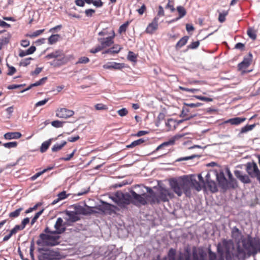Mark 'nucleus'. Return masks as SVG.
Returning a JSON list of instances; mask_svg holds the SVG:
<instances>
[{
	"instance_id": "obj_30",
	"label": "nucleus",
	"mask_w": 260,
	"mask_h": 260,
	"mask_svg": "<svg viewBox=\"0 0 260 260\" xmlns=\"http://www.w3.org/2000/svg\"><path fill=\"white\" fill-rule=\"evenodd\" d=\"M47 80V77H43L35 83L30 84L27 88L21 91L22 92L28 90L32 87L38 86L44 84Z\"/></svg>"
},
{
	"instance_id": "obj_62",
	"label": "nucleus",
	"mask_w": 260,
	"mask_h": 260,
	"mask_svg": "<svg viewBox=\"0 0 260 260\" xmlns=\"http://www.w3.org/2000/svg\"><path fill=\"white\" fill-rule=\"evenodd\" d=\"M68 195L66 194V192L63 191L59 193L58 194L57 197L59 198V199L60 200H64L68 197Z\"/></svg>"
},
{
	"instance_id": "obj_48",
	"label": "nucleus",
	"mask_w": 260,
	"mask_h": 260,
	"mask_svg": "<svg viewBox=\"0 0 260 260\" xmlns=\"http://www.w3.org/2000/svg\"><path fill=\"white\" fill-rule=\"evenodd\" d=\"M44 211V209H42V210L40 211L39 212H37L35 216L33 217V218L31 219V225H32L37 221V220L38 219L39 216L43 213Z\"/></svg>"
},
{
	"instance_id": "obj_39",
	"label": "nucleus",
	"mask_w": 260,
	"mask_h": 260,
	"mask_svg": "<svg viewBox=\"0 0 260 260\" xmlns=\"http://www.w3.org/2000/svg\"><path fill=\"white\" fill-rule=\"evenodd\" d=\"M255 126V124L251 125H246L241 128L240 134L246 133L250 131H251Z\"/></svg>"
},
{
	"instance_id": "obj_19",
	"label": "nucleus",
	"mask_w": 260,
	"mask_h": 260,
	"mask_svg": "<svg viewBox=\"0 0 260 260\" xmlns=\"http://www.w3.org/2000/svg\"><path fill=\"white\" fill-rule=\"evenodd\" d=\"M11 36L6 30L0 31V50L9 43Z\"/></svg>"
},
{
	"instance_id": "obj_15",
	"label": "nucleus",
	"mask_w": 260,
	"mask_h": 260,
	"mask_svg": "<svg viewBox=\"0 0 260 260\" xmlns=\"http://www.w3.org/2000/svg\"><path fill=\"white\" fill-rule=\"evenodd\" d=\"M158 21L159 18L155 17L152 22L148 25L145 30V32L150 35L154 34L158 28Z\"/></svg>"
},
{
	"instance_id": "obj_31",
	"label": "nucleus",
	"mask_w": 260,
	"mask_h": 260,
	"mask_svg": "<svg viewBox=\"0 0 260 260\" xmlns=\"http://www.w3.org/2000/svg\"><path fill=\"white\" fill-rule=\"evenodd\" d=\"M247 34L252 40H255L257 37V30L253 27H249L247 29Z\"/></svg>"
},
{
	"instance_id": "obj_26",
	"label": "nucleus",
	"mask_w": 260,
	"mask_h": 260,
	"mask_svg": "<svg viewBox=\"0 0 260 260\" xmlns=\"http://www.w3.org/2000/svg\"><path fill=\"white\" fill-rule=\"evenodd\" d=\"M112 206L114 207V206L109 203H107L105 202H102V205H100L98 207L96 208L98 209L100 212L105 213L106 212H107L111 210Z\"/></svg>"
},
{
	"instance_id": "obj_46",
	"label": "nucleus",
	"mask_w": 260,
	"mask_h": 260,
	"mask_svg": "<svg viewBox=\"0 0 260 260\" xmlns=\"http://www.w3.org/2000/svg\"><path fill=\"white\" fill-rule=\"evenodd\" d=\"M89 61V59L87 57L83 56L79 58L76 64H86Z\"/></svg>"
},
{
	"instance_id": "obj_37",
	"label": "nucleus",
	"mask_w": 260,
	"mask_h": 260,
	"mask_svg": "<svg viewBox=\"0 0 260 260\" xmlns=\"http://www.w3.org/2000/svg\"><path fill=\"white\" fill-rule=\"evenodd\" d=\"M60 35L58 34L52 35L48 39L49 44L52 45L55 44L58 41Z\"/></svg>"
},
{
	"instance_id": "obj_20",
	"label": "nucleus",
	"mask_w": 260,
	"mask_h": 260,
	"mask_svg": "<svg viewBox=\"0 0 260 260\" xmlns=\"http://www.w3.org/2000/svg\"><path fill=\"white\" fill-rule=\"evenodd\" d=\"M217 180L218 182L219 186L221 187L223 191H226L228 189V180L224 176V173L221 172L217 174Z\"/></svg>"
},
{
	"instance_id": "obj_63",
	"label": "nucleus",
	"mask_w": 260,
	"mask_h": 260,
	"mask_svg": "<svg viewBox=\"0 0 260 260\" xmlns=\"http://www.w3.org/2000/svg\"><path fill=\"white\" fill-rule=\"evenodd\" d=\"M92 4L96 7H101L103 5V3L101 0H93Z\"/></svg>"
},
{
	"instance_id": "obj_23",
	"label": "nucleus",
	"mask_w": 260,
	"mask_h": 260,
	"mask_svg": "<svg viewBox=\"0 0 260 260\" xmlns=\"http://www.w3.org/2000/svg\"><path fill=\"white\" fill-rule=\"evenodd\" d=\"M234 174L235 176L243 183H249L250 182V179L248 176L246 174L243 175L240 171L236 170L234 172Z\"/></svg>"
},
{
	"instance_id": "obj_1",
	"label": "nucleus",
	"mask_w": 260,
	"mask_h": 260,
	"mask_svg": "<svg viewBox=\"0 0 260 260\" xmlns=\"http://www.w3.org/2000/svg\"><path fill=\"white\" fill-rule=\"evenodd\" d=\"M169 183L171 188L178 197L181 196L183 192L189 196L191 188L200 191L203 188V184L198 181L194 176L190 177L184 176L178 179H172Z\"/></svg>"
},
{
	"instance_id": "obj_17",
	"label": "nucleus",
	"mask_w": 260,
	"mask_h": 260,
	"mask_svg": "<svg viewBox=\"0 0 260 260\" xmlns=\"http://www.w3.org/2000/svg\"><path fill=\"white\" fill-rule=\"evenodd\" d=\"M184 134H177L174 136L173 138L170 139L168 141L165 142L159 145L155 150V151H157L165 147L170 145H173L175 144L176 141L184 137Z\"/></svg>"
},
{
	"instance_id": "obj_27",
	"label": "nucleus",
	"mask_w": 260,
	"mask_h": 260,
	"mask_svg": "<svg viewBox=\"0 0 260 260\" xmlns=\"http://www.w3.org/2000/svg\"><path fill=\"white\" fill-rule=\"evenodd\" d=\"M246 118L245 117H235L231 118L226 121V123H230L232 125H238L244 122Z\"/></svg>"
},
{
	"instance_id": "obj_45",
	"label": "nucleus",
	"mask_w": 260,
	"mask_h": 260,
	"mask_svg": "<svg viewBox=\"0 0 260 260\" xmlns=\"http://www.w3.org/2000/svg\"><path fill=\"white\" fill-rule=\"evenodd\" d=\"M18 143L17 142H10L4 143L3 146L7 148H15L17 146Z\"/></svg>"
},
{
	"instance_id": "obj_58",
	"label": "nucleus",
	"mask_w": 260,
	"mask_h": 260,
	"mask_svg": "<svg viewBox=\"0 0 260 260\" xmlns=\"http://www.w3.org/2000/svg\"><path fill=\"white\" fill-rule=\"evenodd\" d=\"M98 35L99 36H108V35H111V31L110 32H108V30L107 28L106 29H103L102 31H100L99 33H98Z\"/></svg>"
},
{
	"instance_id": "obj_25",
	"label": "nucleus",
	"mask_w": 260,
	"mask_h": 260,
	"mask_svg": "<svg viewBox=\"0 0 260 260\" xmlns=\"http://www.w3.org/2000/svg\"><path fill=\"white\" fill-rule=\"evenodd\" d=\"M22 135L20 132H8L6 133L4 137L6 140L18 139L21 137Z\"/></svg>"
},
{
	"instance_id": "obj_22",
	"label": "nucleus",
	"mask_w": 260,
	"mask_h": 260,
	"mask_svg": "<svg viewBox=\"0 0 260 260\" xmlns=\"http://www.w3.org/2000/svg\"><path fill=\"white\" fill-rule=\"evenodd\" d=\"M123 68H124L123 63L115 62H108L103 65V68L105 69L121 70Z\"/></svg>"
},
{
	"instance_id": "obj_35",
	"label": "nucleus",
	"mask_w": 260,
	"mask_h": 260,
	"mask_svg": "<svg viewBox=\"0 0 260 260\" xmlns=\"http://www.w3.org/2000/svg\"><path fill=\"white\" fill-rule=\"evenodd\" d=\"M51 143V139L48 140V141L44 142L40 147V151L42 153L45 152L48 149Z\"/></svg>"
},
{
	"instance_id": "obj_16",
	"label": "nucleus",
	"mask_w": 260,
	"mask_h": 260,
	"mask_svg": "<svg viewBox=\"0 0 260 260\" xmlns=\"http://www.w3.org/2000/svg\"><path fill=\"white\" fill-rule=\"evenodd\" d=\"M252 54L249 53L247 57H244L243 61L239 63L238 67V70L242 72V73H245L247 68L250 66L252 61Z\"/></svg>"
},
{
	"instance_id": "obj_51",
	"label": "nucleus",
	"mask_w": 260,
	"mask_h": 260,
	"mask_svg": "<svg viewBox=\"0 0 260 260\" xmlns=\"http://www.w3.org/2000/svg\"><path fill=\"white\" fill-rule=\"evenodd\" d=\"M24 228L21 226V225H16L14 228L11 230V231L14 235L16 234L19 231H21Z\"/></svg>"
},
{
	"instance_id": "obj_57",
	"label": "nucleus",
	"mask_w": 260,
	"mask_h": 260,
	"mask_svg": "<svg viewBox=\"0 0 260 260\" xmlns=\"http://www.w3.org/2000/svg\"><path fill=\"white\" fill-rule=\"evenodd\" d=\"M117 113L118 114V115L119 116L122 117V116H126L127 114L128 111L126 108H124L119 110L117 111Z\"/></svg>"
},
{
	"instance_id": "obj_24",
	"label": "nucleus",
	"mask_w": 260,
	"mask_h": 260,
	"mask_svg": "<svg viewBox=\"0 0 260 260\" xmlns=\"http://www.w3.org/2000/svg\"><path fill=\"white\" fill-rule=\"evenodd\" d=\"M66 214L68 216V217L66 218L68 221L75 222L80 219L77 213H75L74 211H67Z\"/></svg>"
},
{
	"instance_id": "obj_6",
	"label": "nucleus",
	"mask_w": 260,
	"mask_h": 260,
	"mask_svg": "<svg viewBox=\"0 0 260 260\" xmlns=\"http://www.w3.org/2000/svg\"><path fill=\"white\" fill-rule=\"evenodd\" d=\"M185 253L186 260H206L207 252L203 247H193L191 256L189 248L185 249Z\"/></svg>"
},
{
	"instance_id": "obj_7",
	"label": "nucleus",
	"mask_w": 260,
	"mask_h": 260,
	"mask_svg": "<svg viewBox=\"0 0 260 260\" xmlns=\"http://www.w3.org/2000/svg\"><path fill=\"white\" fill-rule=\"evenodd\" d=\"M153 194L155 199V200H156L154 202V204H159L160 202H168L170 199H172L174 197L173 193L169 189L163 187L159 188L157 196L156 195L154 191Z\"/></svg>"
},
{
	"instance_id": "obj_32",
	"label": "nucleus",
	"mask_w": 260,
	"mask_h": 260,
	"mask_svg": "<svg viewBox=\"0 0 260 260\" xmlns=\"http://www.w3.org/2000/svg\"><path fill=\"white\" fill-rule=\"evenodd\" d=\"M53 167H48L46 169H45L44 170H43L42 171H40L39 172H38L36 174H35L34 175L32 176L30 178V179L31 180V181H34L35 180H36L37 178H38L39 176H40L41 175H42V174H43L44 173H45V172L49 171V170H51L52 169H53Z\"/></svg>"
},
{
	"instance_id": "obj_29",
	"label": "nucleus",
	"mask_w": 260,
	"mask_h": 260,
	"mask_svg": "<svg viewBox=\"0 0 260 260\" xmlns=\"http://www.w3.org/2000/svg\"><path fill=\"white\" fill-rule=\"evenodd\" d=\"M176 10H177V12H178L179 16L177 18H176L175 19L171 20V22H174L175 21H177V20L180 19V18L184 17L186 14V10L185 9V8L183 7H182L181 6H178L176 8Z\"/></svg>"
},
{
	"instance_id": "obj_44",
	"label": "nucleus",
	"mask_w": 260,
	"mask_h": 260,
	"mask_svg": "<svg viewBox=\"0 0 260 260\" xmlns=\"http://www.w3.org/2000/svg\"><path fill=\"white\" fill-rule=\"evenodd\" d=\"M228 14V11H223L222 13H220L218 17V20L220 22L222 23L225 20V17Z\"/></svg>"
},
{
	"instance_id": "obj_49",
	"label": "nucleus",
	"mask_w": 260,
	"mask_h": 260,
	"mask_svg": "<svg viewBox=\"0 0 260 260\" xmlns=\"http://www.w3.org/2000/svg\"><path fill=\"white\" fill-rule=\"evenodd\" d=\"M179 88L182 90V91H185L187 92H189L191 93H194L196 91H199V89H196V88H185L182 86H179Z\"/></svg>"
},
{
	"instance_id": "obj_52",
	"label": "nucleus",
	"mask_w": 260,
	"mask_h": 260,
	"mask_svg": "<svg viewBox=\"0 0 260 260\" xmlns=\"http://www.w3.org/2000/svg\"><path fill=\"white\" fill-rule=\"evenodd\" d=\"M51 125L55 127H61L63 126V122L59 120H54L51 122Z\"/></svg>"
},
{
	"instance_id": "obj_13",
	"label": "nucleus",
	"mask_w": 260,
	"mask_h": 260,
	"mask_svg": "<svg viewBox=\"0 0 260 260\" xmlns=\"http://www.w3.org/2000/svg\"><path fill=\"white\" fill-rule=\"evenodd\" d=\"M94 207H87V208H84L80 205H75L74 206L75 212L77 213V214H82V215H87L91 213H98V212L95 210H94L93 209Z\"/></svg>"
},
{
	"instance_id": "obj_33",
	"label": "nucleus",
	"mask_w": 260,
	"mask_h": 260,
	"mask_svg": "<svg viewBox=\"0 0 260 260\" xmlns=\"http://www.w3.org/2000/svg\"><path fill=\"white\" fill-rule=\"evenodd\" d=\"M188 39L189 37L188 36H184L182 37L176 44V48H180L182 46H184L187 43Z\"/></svg>"
},
{
	"instance_id": "obj_2",
	"label": "nucleus",
	"mask_w": 260,
	"mask_h": 260,
	"mask_svg": "<svg viewBox=\"0 0 260 260\" xmlns=\"http://www.w3.org/2000/svg\"><path fill=\"white\" fill-rule=\"evenodd\" d=\"M217 250L220 257L218 260H244L246 252L243 248L235 247L233 240L223 239L218 243Z\"/></svg>"
},
{
	"instance_id": "obj_36",
	"label": "nucleus",
	"mask_w": 260,
	"mask_h": 260,
	"mask_svg": "<svg viewBox=\"0 0 260 260\" xmlns=\"http://www.w3.org/2000/svg\"><path fill=\"white\" fill-rule=\"evenodd\" d=\"M23 208L20 207L16 209L15 211L10 212L9 214V217L13 219L18 217L20 215L21 212L23 211Z\"/></svg>"
},
{
	"instance_id": "obj_50",
	"label": "nucleus",
	"mask_w": 260,
	"mask_h": 260,
	"mask_svg": "<svg viewBox=\"0 0 260 260\" xmlns=\"http://www.w3.org/2000/svg\"><path fill=\"white\" fill-rule=\"evenodd\" d=\"M200 45V41L193 42L191 43L188 46V49H194L197 48Z\"/></svg>"
},
{
	"instance_id": "obj_5",
	"label": "nucleus",
	"mask_w": 260,
	"mask_h": 260,
	"mask_svg": "<svg viewBox=\"0 0 260 260\" xmlns=\"http://www.w3.org/2000/svg\"><path fill=\"white\" fill-rule=\"evenodd\" d=\"M47 59L53 58L54 59L50 62V64L54 67L57 68L66 64L69 60L64 55L62 50H57L46 56Z\"/></svg>"
},
{
	"instance_id": "obj_9",
	"label": "nucleus",
	"mask_w": 260,
	"mask_h": 260,
	"mask_svg": "<svg viewBox=\"0 0 260 260\" xmlns=\"http://www.w3.org/2000/svg\"><path fill=\"white\" fill-rule=\"evenodd\" d=\"M131 195L128 193L117 192L114 201L119 207H124L131 203Z\"/></svg>"
},
{
	"instance_id": "obj_14",
	"label": "nucleus",
	"mask_w": 260,
	"mask_h": 260,
	"mask_svg": "<svg viewBox=\"0 0 260 260\" xmlns=\"http://www.w3.org/2000/svg\"><path fill=\"white\" fill-rule=\"evenodd\" d=\"M74 114V111L64 108L57 109L56 111V116L60 118L67 119L73 116Z\"/></svg>"
},
{
	"instance_id": "obj_47",
	"label": "nucleus",
	"mask_w": 260,
	"mask_h": 260,
	"mask_svg": "<svg viewBox=\"0 0 260 260\" xmlns=\"http://www.w3.org/2000/svg\"><path fill=\"white\" fill-rule=\"evenodd\" d=\"M127 59L131 61L136 62L137 55L133 52L129 51L127 55Z\"/></svg>"
},
{
	"instance_id": "obj_43",
	"label": "nucleus",
	"mask_w": 260,
	"mask_h": 260,
	"mask_svg": "<svg viewBox=\"0 0 260 260\" xmlns=\"http://www.w3.org/2000/svg\"><path fill=\"white\" fill-rule=\"evenodd\" d=\"M32 60L31 57H28L21 60L19 63L20 66L26 67L30 64V60Z\"/></svg>"
},
{
	"instance_id": "obj_38",
	"label": "nucleus",
	"mask_w": 260,
	"mask_h": 260,
	"mask_svg": "<svg viewBox=\"0 0 260 260\" xmlns=\"http://www.w3.org/2000/svg\"><path fill=\"white\" fill-rule=\"evenodd\" d=\"M145 142V140L143 139H139L137 140L133 141L131 144L126 146L127 148H133L137 146L140 145Z\"/></svg>"
},
{
	"instance_id": "obj_3",
	"label": "nucleus",
	"mask_w": 260,
	"mask_h": 260,
	"mask_svg": "<svg viewBox=\"0 0 260 260\" xmlns=\"http://www.w3.org/2000/svg\"><path fill=\"white\" fill-rule=\"evenodd\" d=\"M231 237L236 242V246L243 248L245 252L252 254L256 253L257 251L260 252V239L244 237L236 226L232 229Z\"/></svg>"
},
{
	"instance_id": "obj_56",
	"label": "nucleus",
	"mask_w": 260,
	"mask_h": 260,
	"mask_svg": "<svg viewBox=\"0 0 260 260\" xmlns=\"http://www.w3.org/2000/svg\"><path fill=\"white\" fill-rule=\"evenodd\" d=\"M209 260H218L217 259V256L215 253L211 251V249H209Z\"/></svg>"
},
{
	"instance_id": "obj_21",
	"label": "nucleus",
	"mask_w": 260,
	"mask_h": 260,
	"mask_svg": "<svg viewBox=\"0 0 260 260\" xmlns=\"http://www.w3.org/2000/svg\"><path fill=\"white\" fill-rule=\"evenodd\" d=\"M55 231L54 233H56V234H60L63 233L66 230L65 224L63 223V220L61 218L58 217L57 219L56 223L54 225Z\"/></svg>"
},
{
	"instance_id": "obj_42",
	"label": "nucleus",
	"mask_w": 260,
	"mask_h": 260,
	"mask_svg": "<svg viewBox=\"0 0 260 260\" xmlns=\"http://www.w3.org/2000/svg\"><path fill=\"white\" fill-rule=\"evenodd\" d=\"M55 258L49 253H45L39 257V260H54Z\"/></svg>"
},
{
	"instance_id": "obj_8",
	"label": "nucleus",
	"mask_w": 260,
	"mask_h": 260,
	"mask_svg": "<svg viewBox=\"0 0 260 260\" xmlns=\"http://www.w3.org/2000/svg\"><path fill=\"white\" fill-rule=\"evenodd\" d=\"M56 234H45L41 233L39 238L42 242L46 246H53L59 244V240L60 237Z\"/></svg>"
},
{
	"instance_id": "obj_12",
	"label": "nucleus",
	"mask_w": 260,
	"mask_h": 260,
	"mask_svg": "<svg viewBox=\"0 0 260 260\" xmlns=\"http://www.w3.org/2000/svg\"><path fill=\"white\" fill-rule=\"evenodd\" d=\"M203 188H208L211 192L214 193L218 191L217 186L215 181L210 179V175L208 173L206 176L205 185H203Z\"/></svg>"
},
{
	"instance_id": "obj_53",
	"label": "nucleus",
	"mask_w": 260,
	"mask_h": 260,
	"mask_svg": "<svg viewBox=\"0 0 260 260\" xmlns=\"http://www.w3.org/2000/svg\"><path fill=\"white\" fill-rule=\"evenodd\" d=\"M95 108L97 110H107L108 107L106 105L103 104H97L95 105Z\"/></svg>"
},
{
	"instance_id": "obj_18",
	"label": "nucleus",
	"mask_w": 260,
	"mask_h": 260,
	"mask_svg": "<svg viewBox=\"0 0 260 260\" xmlns=\"http://www.w3.org/2000/svg\"><path fill=\"white\" fill-rule=\"evenodd\" d=\"M183 260V258L180 253L179 255H177V250L176 249L171 248L168 252L167 255L161 260Z\"/></svg>"
},
{
	"instance_id": "obj_11",
	"label": "nucleus",
	"mask_w": 260,
	"mask_h": 260,
	"mask_svg": "<svg viewBox=\"0 0 260 260\" xmlns=\"http://www.w3.org/2000/svg\"><path fill=\"white\" fill-rule=\"evenodd\" d=\"M115 34L114 30H111V35L106 38H100L98 39L99 42L100 43L102 48H105L110 46L114 43V39Z\"/></svg>"
},
{
	"instance_id": "obj_60",
	"label": "nucleus",
	"mask_w": 260,
	"mask_h": 260,
	"mask_svg": "<svg viewBox=\"0 0 260 260\" xmlns=\"http://www.w3.org/2000/svg\"><path fill=\"white\" fill-rule=\"evenodd\" d=\"M103 49L101 45H98L95 48H92L90 50V52L91 53H96Z\"/></svg>"
},
{
	"instance_id": "obj_55",
	"label": "nucleus",
	"mask_w": 260,
	"mask_h": 260,
	"mask_svg": "<svg viewBox=\"0 0 260 260\" xmlns=\"http://www.w3.org/2000/svg\"><path fill=\"white\" fill-rule=\"evenodd\" d=\"M44 29L37 30L36 31L34 32L32 34L29 35L28 36L30 38L36 37L41 35V34H42L44 32Z\"/></svg>"
},
{
	"instance_id": "obj_64",
	"label": "nucleus",
	"mask_w": 260,
	"mask_h": 260,
	"mask_svg": "<svg viewBox=\"0 0 260 260\" xmlns=\"http://www.w3.org/2000/svg\"><path fill=\"white\" fill-rule=\"evenodd\" d=\"M174 123V121L172 119H169L166 122V125L168 127L169 129H171L172 127V124Z\"/></svg>"
},
{
	"instance_id": "obj_61",
	"label": "nucleus",
	"mask_w": 260,
	"mask_h": 260,
	"mask_svg": "<svg viewBox=\"0 0 260 260\" xmlns=\"http://www.w3.org/2000/svg\"><path fill=\"white\" fill-rule=\"evenodd\" d=\"M76 151V149H74L72 153L69 155H68L66 157H63L61 158L62 160L64 161H69L70 160L74 155Z\"/></svg>"
},
{
	"instance_id": "obj_54",
	"label": "nucleus",
	"mask_w": 260,
	"mask_h": 260,
	"mask_svg": "<svg viewBox=\"0 0 260 260\" xmlns=\"http://www.w3.org/2000/svg\"><path fill=\"white\" fill-rule=\"evenodd\" d=\"M7 66L8 67V68H9L8 72L7 73L8 75L12 76L16 72V69L14 67L10 66L8 64H7Z\"/></svg>"
},
{
	"instance_id": "obj_10",
	"label": "nucleus",
	"mask_w": 260,
	"mask_h": 260,
	"mask_svg": "<svg viewBox=\"0 0 260 260\" xmlns=\"http://www.w3.org/2000/svg\"><path fill=\"white\" fill-rule=\"evenodd\" d=\"M246 171L251 177H256L260 182V171L255 162H248L246 165Z\"/></svg>"
},
{
	"instance_id": "obj_40",
	"label": "nucleus",
	"mask_w": 260,
	"mask_h": 260,
	"mask_svg": "<svg viewBox=\"0 0 260 260\" xmlns=\"http://www.w3.org/2000/svg\"><path fill=\"white\" fill-rule=\"evenodd\" d=\"M228 189L230 188H235L237 187V181L235 178L228 180Z\"/></svg>"
},
{
	"instance_id": "obj_28",
	"label": "nucleus",
	"mask_w": 260,
	"mask_h": 260,
	"mask_svg": "<svg viewBox=\"0 0 260 260\" xmlns=\"http://www.w3.org/2000/svg\"><path fill=\"white\" fill-rule=\"evenodd\" d=\"M122 47L118 44H116L114 45L112 48L107 49L106 50L104 53H107V54H117L119 53L120 50L122 49Z\"/></svg>"
},
{
	"instance_id": "obj_34",
	"label": "nucleus",
	"mask_w": 260,
	"mask_h": 260,
	"mask_svg": "<svg viewBox=\"0 0 260 260\" xmlns=\"http://www.w3.org/2000/svg\"><path fill=\"white\" fill-rule=\"evenodd\" d=\"M66 144L67 142L65 141H62L60 144L56 143L52 147V151L53 152L58 151L61 150Z\"/></svg>"
},
{
	"instance_id": "obj_59",
	"label": "nucleus",
	"mask_w": 260,
	"mask_h": 260,
	"mask_svg": "<svg viewBox=\"0 0 260 260\" xmlns=\"http://www.w3.org/2000/svg\"><path fill=\"white\" fill-rule=\"evenodd\" d=\"M94 10L92 9H87L85 11V14L87 17H91L95 13Z\"/></svg>"
},
{
	"instance_id": "obj_41",
	"label": "nucleus",
	"mask_w": 260,
	"mask_h": 260,
	"mask_svg": "<svg viewBox=\"0 0 260 260\" xmlns=\"http://www.w3.org/2000/svg\"><path fill=\"white\" fill-rule=\"evenodd\" d=\"M129 24V22L128 21L125 22L124 24L121 25L119 29L118 32L121 34L122 32H125Z\"/></svg>"
},
{
	"instance_id": "obj_4",
	"label": "nucleus",
	"mask_w": 260,
	"mask_h": 260,
	"mask_svg": "<svg viewBox=\"0 0 260 260\" xmlns=\"http://www.w3.org/2000/svg\"><path fill=\"white\" fill-rule=\"evenodd\" d=\"M146 192L143 191L139 192V193H136L134 190L130 191L131 194V202L137 206L146 205L149 203L151 205L154 204V202L156 201L153 194V190L149 187L144 186Z\"/></svg>"
}]
</instances>
